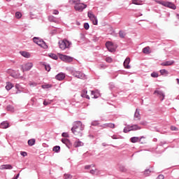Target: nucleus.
I'll use <instances>...</instances> for the list:
<instances>
[{
	"label": "nucleus",
	"instance_id": "nucleus-1",
	"mask_svg": "<svg viewBox=\"0 0 179 179\" xmlns=\"http://www.w3.org/2000/svg\"><path fill=\"white\" fill-rule=\"evenodd\" d=\"M85 129V125L82 124V122L77 121L73 123V127L71 128V131L76 136H79L80 138L83 136V134L82 131Z\"/></svg>",
	"mask_w": 179,
	"mask_h": 179
},
{
	"label": "nucleus",
	"instance_id": "nucleus-2",
	"mask_svg": "<svg viewBox=\"0 0 179 179\" xmlns=\"http://www.w3.org/2000/svg\"><path fill=\"white\" fill-rule=\"evenodd\" d=\"M33 41L34 43H35V44L39 45V47L44 48V50H47V48H48V45H47V43H45L43 39L38 37H34Z\"/></svg>",
	"mask_w": 179,
	"mask_h": 179
},
{
	"label": "nucleus",
	"instance_id": "nucleus-3",
	"mask_svg": "<svg viewBox=\"0 0 179 179\" xmlns=\"http://www.w3.org/2000/svg\"><path fill=\"white\" fill-rule=\"evenodd\" d=\"M157 3H159V5H162V6H165L166 8L173 9V10H176V9H177V6H176L174 3L170 1H157Z\"/></svg>",
	"mask_w": 179,
	"mask_h": 179
},
{
	"label": "nucleus",
	"instance_id": "nucleus-4",
	"mask_svg": "<svg viewBox=\"0 0 179 179\" xmlns=\"http://www.w3.org/2000/svg\"><path fill=\"white\" fill-rule=\"evenodd\" d=\"M71 44L72 43L66 39L59 41V47L62 50H66V48H69L71 47Z\"/></svg>",
	"mask_w": 179,
	"mask_h": 179
},
{
	"label": "nucleus",
	"instance_id": "nucleus-5",
	"mask_svg": "<svg viewBox=\"0 0 179 179\" xmlns=\"http://www.w3.org/2000/svg\"><path fill=\"white\" fill-rule=\"evenodd\" d=\"M72 75L73 76H75V78H78V79H86V75H85L82 71H73Z\"/></svg>",
	"mask_w": 179,
	"mask_h": 179
},
{
	"label": "nucleus",
	"instance_id": "nucleus-6",
	"mask_svg": "<svg viewBox=\"0 0 179 179\" xmlns=\"http://www.w3.org/2000/svg\"><path fill=\"white\" fill-rule=\"evenodd\" d=\"M87 8V5L83 3H80V1L79 2L78 4H77L76 6H74V9L78 12H83V10L86 9Z\"/></svg>",
	"mask_w": 179,
	"mask_h": 179
},
{
	"label": "nucleus",
	"instance_id": "nucleus-7",
	"mask_svg": "<svg viewBox=\"0 0 179 179\" xmlns=\"http://www.w3.org/2000/svg\"><path fill=\"white\" fill-rule=\"evenodd\" d=\"M87 16L92 20L93 24L96 26L98 24L99 21L97 20V17L94 16V14H93L92 12H88L87 13Z\"/></svg>",
	"mask_w": 179,
	"mask_h": 179
},
{
	"label": "nucleus",
	"instance_id": "nucleus-8",
	"mask_svg": "<svg viewBox=\"0 0 179 179\" xmlns=\"http://www.w3.org/2000/svg\"><path fill=\"white\" fill-rule=\"evenodd\" d=\"M59 58L64 62H72L73 61V57L65 55H60Z\"/></svg>",
	"mask_w": 179,
	"mask_h": 179
},
{
	"label": "nucleus",
	"instance_id": "nucleus-9",
	"mask_svg": "<svg viewBox=\"0 0 179 179\" xmlns=\"http://www.w3.org/2000/svg\"><path fill=\"white\" fill-rule=\"evenodd\" d=\"M33 68V64L31 62H28L22 66V72H26L30 71Z\"/></svg>",
	"mask_w": 179,
	"mask_h": 179
},
{
	"label": "nucleus",
	"instance_id": "nucleus-10",
	"mask_svg": "<svg viewBox=\"0 0 179 179\" xmlns=\"http://www.w3.org/2000/svg\"><path fill=\"white\" fill-rule=\"evenodd\" d=\"M131 59L129 57H127L123 63L125 69H131V66L129 65Z\"/></svg>",
	"mask_w": 179,
	"mask_h": 179
},
{
	"label": "nucleus",
	"instance_id": "nucleus-11",
	"mask_svg": "<svg viewBox=\"0 0 179 179\" xmlns=\"http://www.w3.org/2000/svg\"><path fill=\"white\" fill-rule=\"evenodd\" d=\"M157 94V95L159 96V99H161V101H163L164 100V92H163V91H159V90H155L154 92V94Z\"/></svg>",
	"mask_w": 179,
	"mask_h": 179
},
{
	"label": "nucleus",
	"instance_id": "nucleus-12",
	"mask_svg": "<svg viewBox=\"0 0 179 179\" xmlns=\"http://www.w3.org/2000/svg\"><path fill=\"white\" fill-rule=\"evenodd\" d=\"M55 79H57V80H64L65 79V73L62 72L59 73L55 76Z\"/></svg>",
	"mask_w": 179,
	"mask_h": 179
},
{
	"label": "nucleus",
	"instance_id": "nucleus-13",
	"mask_svg": "<svg viewBox=\"0 0 179 179\" xmlns=\"http://www.w3.org/2000/svg\"><path fill=\"white\" fill-rule=\"evenodd\" d=\"M12 169H13V166L10 164L1 165L0 166V170H12Z\"/></svg>",
	"mask_w": 179,
	"mask_h": 179
},
{
	"label": "nucleus",
	"instance_id": "nucleus-14",
	"mask_svg": "<svg viewBox=\"0 0 179 179\" xmlns=\"http://www.w3.org/2000/svg\"><path fill=\"white\" fill-rule=\"evenodd\" d=\"M91 94L93 99H99V97L100 96V92H99V90H96V91H92L91 92Z\"/></svg>",
	"mask_w": 179,
	"mask_h": 179
},
{
	"label": "nucleus",
	"instance_id": "nucleus-15",
	"mask_svg": "<svg viewBox=\"0 0 179 179\" xmlns=\"http://www.w3.org/2000/svg\"><path fill=\"white\" fill-rule=\"evenodd\" d=\"M141 120V114L139 113V110H136L134 113V120L135 121H140Z\"/></svg>",
	"mask_w": 179,
	"mask_h": 179
},
{
	"label": "nucleus",
	"instance_id": "nucleus-16",
	"mask_svg": "<svg viewBox=\"0 0 179 179\" xmlns=\"http://www.w3.org/2000/svg\"><path fill=\"white\" fill-rule=\"evenodd\" d=\"M9 127V123L8 122H2L0 124V128H1L2 129H6V128Z\"/></svg>",
	"mask_w": 179,
	"mask_h": 179
},
{
	"label": "nucleus",
	"instance_id": "nucleus-17",
	"mask_svg": "<svg viewBox=\"0 0 179 179\" xmlns=\"http://www.w3.org/2000/svg\"><path fill=\"white\" fill-rule=\"evenodd\" d=\"M174 64V61H166L164 62L161 64L162 66H170L171 65H173Z\"/></svg>",
	"mask_w": 179,
	"mask_h": 179
},
{
	"label": "nucleus",
	"instance_id": "nucleus-18",
	"mask_svg": "<svg viewBox=\"0 0 179 179\" xmlns=\"http://www.w3.org/2000/svg\"><path fill=\"white\" fill-rule=\"evenodd\" d=\"M20 54L24 58H30L31 57V55L29 52L21 51L20 52Z\"/></svg>",
	"mask_w": 179,
	"mask_h": 179
},
{
	"label": "nucleus",
	"instance_id": "nucleus-19",
	"mask_svg": "<svg viewBox=\"0 0 179 179\" xmlns=\"http://www.w3.org/2000/svg\"><path fill=\"white\" fill-rule=\"evenodd\" d=\"M130 142H131V143H136L137 142H141V140H139V137H131L130 138Z\"/></svg>",
	"mask_w": 179,
	"mask_h": 179
},
{
	"label": "nucleus",
	"instance_id": "nucleus-20",
	"mask_svg": "<svg viewBox=\"0 0 179 179\" xmlns=\"http://www.w3.org/2000/svg\"><path fill=\"white\" fill-rule=\"evenodd\" d=\"M131 129L133 131H139L140 129H142V127H139L138 124H132Z\"/></svg>",
	"mask_w": 179,
	"mask_h": 179
},
{
	"label": "nucleus",
	"instance_id": "nucleus-21",
	"mask_svg": "<svg viewBox=\"0 0 179 179\" xmlns=\"http://www.w3.org/2000/svg\"><path fill=\"white\" fill-rule=\"evenodd\" d=\"M12 87H13V84H12V83H10V82H7L6 85V89L8 91H9V90H10V89H12Z\"/></svg>",
	"mask_w": 179,
	"mask_h": 179
},
{
	"label": "nucleus",
	"instance_id": "nucleus-22",
	"mask_svg": "<svg viewBox=\"0 0 179 179\" xmlns=\"http://www.w3.org/2000/svg\"><path fill=\"white\" fill-rule=\"evenodd\" d=\"M80 146H83V143L80 141H75L74 147L79 148Z\"/></svg>",
	"mask_w": 179,
	"mask_h": 179
},
{
	"label": "nucleus",
	"instance_id": "nucleus-23",
	"mask_svg": "<svg viewBox=\"0 0 179 179\" xmlns=\"http://www.w3.org/2000/svg\"><path fill=\"white\" fill-rule=\"evenodd\" d=\"M35 144H36V139L31 138L28 141L29 146H34Z\"/></svg>",
	"mask_w": 179,
	"mask_h": 179
},
{
	"label": "nucleus",
	"instance_id": "nucleus-24",
	"mask_svg": "<svg viewBox=\"0 0 179 179\" xmlns=\"http://www.w3.org/2000/svg\"><path fill=\"white\" fill-rule=\"evenodd\" d=\"M52 150L53 152H55V153H59V152L61 151V147L59 145H55V147H53Z\"/></svg>",
	"mask_w": 179,
	"mask_h": 179
},
{
	"label": "nucleus",
	"instance_id": "nucleus-25",
	"mask_svg": "<svg viewBox=\"0 0 179 179\" xmlns=\"http://www.w3.org/2000/svg\"><path fill=\"white\" fill-rule=\"evenodd\" d=\"M80 2V0H69V3H71V5H75V6H76Z\"/></svg>",
	"mask_w": 179,
	"mask_h": 179
},
{
	"label": "nucleus",
	"instance_id": "nucleus-26",
	"mask_svg": "<svg viewBox=\"0 0 179 179\" xmlns=\"http://www.w3.org/2000/svg\"><path fill=\"white\" fill-rule=\"evenodd\" d=\"M150 48L149 46H147L143 49V54H150Z\"/></svg>",
	"mask_w": 179,
	"mask_h": 179
},
{
	"label": "nucleus",
	"instance_id": "nucleus-27",
	"mask_svg": "<svg viewBox=\"0 0 179 179\" xmlns=\"http://www.w3.org/2000/svg\"><path fill=\"white\" fill-rule=\"evenodd\" d=\"M119 170L122 173H127V168H125V166H123V165H120L119 166Z\"/></svg>",
	"mask_w": 179,
	"mask_h": 179
},
{
	"label": "nucleus",
	"instance_id": "nucleus-28",
	"mask_svg": "<svg viewBox=\"0 0 179 179\" xmlns=\"http://www.w3.org/2000/svg\"><path fill=\"white\" fill-rule=\"evenodd\" d=\"M42 89H51L52 85L51 84H45L41 85Z\"/></svg>",
	"mask_w": 179,
	"mask_h": 179
},
{
	"label": "nucleus",
	"instance_id": "nucleus-29",
	"mask_svg": "<svg viewBox=\"0 0 179 179\" xmlns=\"http://www.w3.org/2000/svg\"><path fill=\"white\" fill-rule=\"evenodd\" d=\"M119 36H120V38H124L125 36H127V34L124 31L120 30L119 31Z\"/></svg>",
	"mask_w": 179,
	"mask_h": 179
},
{
	"label": "nucleus",
	"instance_id": "nucleus-30",
	"mask_svg": "<svg viewBox=\"0 0 179 179\" xmlns=\"http://www.w3.org/2000/svg\"><path fill=\"white\" fill-rule=\"evenodd\" d=\"M105 127H106V128L114 129L115 128V124H114L113 123H106Z\"/></svg>",
	"mask_w": 179,
	"mask_h": 179
},
{
	"label": "nucleus",
	"instance_id": "nucleus-31",
	"mask_svg": "<svg viewBox=\"0 0 179 179\" xmlns=\"http://www.w3.org/2000/svg\"><path fill=\"white\" fill-rule=\"evenodd\" d=\"M48 57H50V58H52V59H58V56H57V55L54 54V53H50L48 55Z\"/></svg>",
	"mask_w": 179,
	"mask_h": 179
},
{
	"label": "nucleus",
	"instance_id": "nucleus-32",
	"mask_svg": "<svg viewBox=\"0 0 179 179\" xmlns=\"http://www.w3.org/2000/svg\"><path fill=\"white\" fill-rule=\"evenodd\" d=\"M7 111H11V113H13V111H15V108L13 107V106L11 105H8L6 107Z\"/></svg>",
	"mask_w": 179,
	"mask_h": 179
},
{
	"label": "nucleus",
	"instance_id": "nucleus-33",
	"mask_svg": "<svg viewBox=\"0 0 179 179\" xmlns=\"http://www.w3.org/2000/svg\"><path fill=\"white\" fill-rule=\"evenodd\" d=\"M150 173H152L150 169H145L144 171V176H145V177H149V176H150Z\"/></svg>",
	"mask_w": 179,
	"mask_h": 179
},
{
	"label": "nucleus",
	"instance_id": "nucleus-34",
	"mask_svg": "<svg viewBox=\"0 0 179 179\" xmlns=\"http://www.w3.org/2000/svg\"><path fill=\"white\" fill-rule=\"evenodd\" d=\"M73 176L72 175L69 174V173H65L64 175V179H72Z\"/></svg>",
	"mask_w": 179,
	"mask_h": 179
},
{
	"label": "nucleus",
	"instance_id": "nucleus-35",
	"mask_svg": "<svg viewBox=\"0 0 179 179\" xmlns=\"http://www.w3.org/2000/svg\"><path fill=\"white\" fill-rule=\"evenodd\" d=\"M114 44L112 42L108 41L106 43V48H110V47H113Z\"/></svg>",
	"mask_w": 179,
	"mask_h": 179
},
{
	"label": "nucleus",
	"instance_id": "nucleus-36",
	"mask_svg": "<svg viewBox=\"0 0 179 179\" xmlns=\"http://www.w3.org/2000/svg\"><path fill=\"white\" fill-rule=\"evenodd\" d=\"M62 143H64V145H66V146H68V143H69V140L67 138H62Z\"/></svg>",
	"mask_w": 179,
	"mask_h": 179
},
{
	"label": "nucleus",
	"instance_id": "nucleus-37",
	"mask_svg": "<svg viewBox=\"0 0 179 179\" xmlns=\"http://www.w3.org/2000/svg\"><path fill=\"white\" fill-rule=\"evenodd\" d=\"M152 78H159V73L157 72H152L151 73Z\"/></svg>",
	"mask_w": 179,
	"mask_h": 179
},
{
	"label": "nucleus",
	"instance_id": "nucleus-38",
	"mask_svg": "<svg viewBox=\"0 0 179 179\" xmlns=\"http://www.w3.org/2000/svg\"><path fill=\"white\" fill-rule=\"evenodd\" d=\"M29 85L31 87H36V86H37V83H36V82H29Z\"/></svg>",
	"mask_w": 179,
	"mask_h": 179
},
{
	"label": "nucleus",
	"instance_id": "nucleus-39",
	"mask_svg": "<svg viewBox=\"0 0 179 179\" xmlns=\"http://www.w3.org/2000/svg\"><path fill=\"white\" fill-rule=\"evenodd\" d=\"M48 20L49 22H56V19L52 15L48 17Z\"/></svg>",
	"mask_w": 179,
	"mask_h": 179
},
{
	"label": "nucleus",
	"instance_id": "nucleus-40",
	"mask_svg": "<svg viewBox=\"0 0 179 179\" xmlns=\"http://www.w3.org/2000/svg\"><path fill=\"white\" fill-rule=\"evenodd\" d=\"M15 17L17 19H20V17H22V13L20 12H16L15 13Z\"/></svg>",
	"mask_w": 179,
	"mask_h": 179
},
{
	"label": "nucleus",
	"instance_id": "nucleus-41",
	"mask_svg": "<svg viewBox=\"0 0 179 179\" xmlns=\"http://www.w3.org/2000/svg\"><path fill=\"white\" fill-rule=\"evenodd\" d=\"M91 125H92L93 127H97V125H99V121L97 120L92 121L91 123Z\"/></svg>",
	"mask_w": 179,
	"mask_h": 179
},
{
	"label": "nucleus",
	"instance_id": "nucleus-42",
	"mask_svg": "<svg viewBox=\"0 0 179 179\" xmlns=\"http://www.w3.org/2000/svg\"><path fill=\"white\" fill-rule=\"evenodd\" d=\"M87 95V91L83 90V92H82V94H81V96L85 98Z\"/></svg>",
	"mask_w": 179,
	"mask_h": 179
},
{
	"label": "nucleus",
	"instance_id": "nucleus-43",
	"mask_svg": "<svg viewBox=\"0 0 179 179\" xmlns=\"http://www.w3.org/2000/svg\"><path fill=\"white\" fill-rule=\"evenodd\" d=\"M84 29H85V30H89V29H90V25H89L87 22L84 23Z\"/></svg>",
	"mask_w": 179,
	"mask_h": 179
},
{
	"label": "nucleus",
	"instance_id": "nucleus-44",
	"mask_svg": "<svg viewBox=\"0 0 179 179\" xmlns=\"http://www.w3.org/2000/svg\"><path fill=\"white\" fill-rule=\"evenodd\" d=\"M106 62H108V64H111V62H113V58H111L110 57H108L106 58Z\"/></svg>",
	"mask_w": 179,
	"mask_h": 179
},
{
	"label": "nucleus",
	"instance_id": "nucleus-45",
	"mask_svg": "<svg viewBox=\"0 0 179 179\" xmlns=\"http://www.w3.org/2000/svg\"><path fill=\"white\" fill-rule=\"evenodd\" d=\"M45 69L48 72H50V71H51V67L50 66V65H45Z\"/></svg>",
	"mask_w": 179,
	"mask_h": 179
},
{
	"label": "nucleus",
	"instance_id": "nucleus-46",
	"mask_svg": "<svg viewBox=\"0 0 179 179\" xmlns=\"http://www.w3.org/2000/svg\"><path fill=\"white\" fill-rule=\"evenodd\" d=\"M107 49L110 52H114V51H115V48H114L113 46L110 48H108Z\"/></svg>",
	"mask_w": 179,
	"mask_h": 179
},
{
	"label": "nucleus",
	"instance_id": "nucleus-47",
	"mask_svg": "<svg viewBox=\"0 0 179 179\" xmlns=\"http://www.w3.org/2000/svg\"><path fill=\"white\" fill-rule=\"evenodd\" d=\"M132 3H134V5H141V3H139L138 0H132Z\"/></svg>",
	"mask_w": 179,
	"mask_h": 179
},
{
	"label": "nucleus",
	"instance_id": "nucleus-48",
	"mask_svg": "<svg viewBox=\"0 0 179 179\" xmlns=\"http://www.w3.org/2000/svg\"><path fill=\"white\" fill-rule=\"evenodd\" d=\"M159 72H160L161 75H164V73H167L168 71L166 69H162L159 71Z\"/></svg>",
	"mask_w": 179,
	"mask_h": 179
},
{
	"label": "nucleus",
	"instance_id": "nucleus-49",
	"mask_svg": "<svg viewBox=\"0 0 179 179\" xmlns=\"http://www.w3.org/2000/svg\"><path fill=\"white\" fill-rule=\"evenodd\" d=\"M21 156H22L23 157H26V156H27V152H24V151H22L20 152Z\"/></svg>",
	"mask_w": 179,
	"mask_h": 179
},
{
	"label": "nucleus",
	"instance_id": "nucleus-50",
	"mask_svg": "<svg viewBox=\"0 0 179 179\" xmlns=\"http://www.w3.org/2000/svg\"><path fill=\"white\" fill-rule=\"evenodd\" d=\"M90 167H94V165L92 164V165H86L85 166V170H89V169H90Z\"/></svg>",
	"mask_w": 179,
	"mask_h": 179
},
{
	"label": "nucleus",
	"instance_id": "nucleus-51",
	"mask_svg": "<svg viewBox=\"0 0 179 179\" xmlns=\"http://www.w3.org/2000/svg\"><path fill=\"white\" fill-rule=\"evenodd\" d=\"M171 131H178V129L176 126H171Z\"/></svg>",
	"mask_w": 179,
	"mask_h": 179
},
{
	"label": "nucleus",
	"instance_id": "nucleus-52",
	"mask_svg": "<svg viewBox=\"0 0 179 179\" xmlns=\"http://www.w3.org/2000/svg\"><path fill=\"white\" fill-rule=\"evenodd\" d=\"M123 132H124V134H128V132H129V129H128L127 127H126L124 128Z\"/></svg>",
	"mask_w": 179,
	"mask_h": 179
},
{
	"label": "nucleus",
	"instance_id": "nucleus-53",
	"mask_svg": "<svg viewBox=\"0 0 179 179\" xmlns=\"http://www.w3.org/2000/svg\"><path fill=\"white\" fill-rule=\"evenodd\" d=\"M109 87H110V89H114L115 87V86L114 85V83H109Z\"/></svg>",
	"mask_w": 179,
	"mask_h": 179
},
{
	"label": "nucleus",
	"instance_id": "nucleus-54",
	"mask_svg": "<svg viewBox=\"0 0 179 179\" xmlns=\"http://www.w3.org/2000/svg\"><path fill=\"white\" fill-rule=\"evenodd\" d=\"M62 136H63V138H68L69 136L68 135V133L64 132L62 134Z\"/></svg>",
	"mask_w": 179,
	"mask_h": 179
},
{
	"label": "nucleus",
	"instance_id": "nucleus-55",
	"mask_svg": "<svg viewBox=\"0 0 179 179\" xmlns=\"http://www.w3.org/2000/svg\"><path fill=\"white\" fill-rule=\"evenodd\" d=\"M127 127L129 129V132H131V131H133L132 130V125H127Z\"/></svg>",
	"mask_w": 179,
	"mask_h": 179
},
{
	"label": "nucleus",
	"instance_id": "nucleus-56",
	"mask_svg": "<svg viewBox=\"0 0 179 179\" xmlns=\"http://www.w3.org/2000/svg\"><path fill=\"white\" fill-rule=\"evenodd\" d=\"M59 11L58 10H53V15H59Z\"/></svg>",
	"mask_w": 179,
	"mask_h": 179
},
{
	"label": "nucleus",
	"instance_id": "nucleus-57",
	"mask_svg": "<svg viewBox=\"0 0 179 179\" xmlns=\"http://www.w3.org/2000/svg\"><path fill=\"white\" fill-rule=\"evenodd\" d=\"M157 179H164V176L159 175V176H157Z\"/></svg>",
	"mask_w": 179,
	"mask_h": 179
},
{
	"label": "nucleus",
	"instance_id": "nucleus-58",
	"mask_svg": "<svg viewBox=\"0 0 179 179\" xmlns=\"http://www.w3.org/2000/svg\"><path fill=\"white\" fill-rule=\"evenodd\" d=\"M112 139H120V137L117 136V135H113L111 136Z\"/></svg>",
	"mask_w": 179,
	"mask_h": 179
},
{
	"label": "nucleus",
	"instance_id": "nucleus-59",
	"mask_svg": "<svg viewBox=\"0 0 179 179\" xmlns=\"http://www.w3.org/2000/svg\"><path fill=\"white\" fill-rule=\"evenodd\" d=\"M48 104H50V103H48V101H43V106H48Z\"/></svg>",
	"mask_w": 179,
	"mask_h": 179
},
{
	"label": "nucleus",
	"instance_id": "nucleus-60",
	"mask_svg": "<svg viewBox=\"0 0 179 179\" xmlns=\"http://www.w3.org/2000/svg\"><path fill=\"white\" fill-rule=\"evenodd\" d=\"M19 176H20V174H17L15 176H14L13 178V179H18L19 178Z\"/></svg>",
	"mask_w": 179,
	"mask_h": 179
},
{
	"label": "nucleus",
	"instance_id": "nucleus-61",
	"mask_svg": "<svg viewBox=\"0 0 179 179\" xmlns=\"http://www.w3.org/2000/svg\"><path fill=\"white\" fill-rule=\"evenodd\" d=\"M94 173H96V171H95V170H93V169H92V170L90 171V173H91V174H94Z\"/></svg>",
	"mask_w": 179,
	"mask_h": 179
},
{
	"label": "nucleus",
	"instance_id": "nucleus-62",
	"mask_svg": "<svg viewBox=\"0 0 179 179\" xmlns=\"http://www.w3.org/2000/svg\"><path fill=\"white\" fill-rule=\"evenodd\" d=\"M141 125H146V122H140Z\"/></svg>",
	"mask_w": 179,
	"mask_h": 179
},
{
	"label": "nucleus",
	"instance_id": "nucleus-63",
	"mask_svg": "<svg viewBox=\"0 0 179 179\" xmlns=\"http://www.w3.org/2000/svg\"><path fill=\"white\" fill-rule=\"evenodd\" d=\"M142 139H145V136H142L139 138V141L141 142V141H142Z\"/></svg>",
	"mask_w": 179,
	"mask_h": 179
},
{
	"label": "nucleus",
	"instance_id": "nucleus-64",
	"mask_svg": "<svg viewBox=\"0 0 179 179\" xmlns=\"http://www.w3.org/2000/svg\"><path fill=\"white\" fill-rule=\"evenodd\" d=\"M100 127H101L102 128H107V126H106V124H103L101 125Z\"/></svg>",
	"mask_w": 179,
	"mask_h": 179
}]
</instances>
